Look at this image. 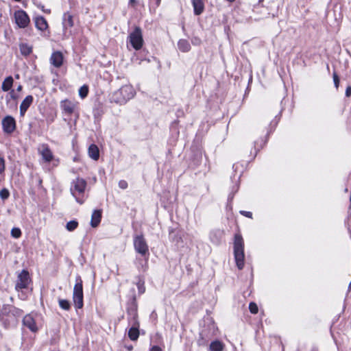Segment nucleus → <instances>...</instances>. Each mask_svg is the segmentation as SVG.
<instances>
[{
	"instance_id": "1",
	"label": "nucleus",
	"mask_w": 351,
	"mask_h": 351,
	"mask_svg": "<svg viewBox=\"0 0 351 351\" xmlns=\"http://www.w3.org/2000/svg\"><path fill=\"white\" fill-rule=\"evenodd\" d=\"M135 95V91L131 85H124L115 91L112 96V99L120 104H125Z\"/></svg>"
},
{
	"instance_id": "2",
	"label": "nucleus",
	"mask_w": 351,
	"mask_h": 351,
	"mask_svg": "<svg viewBox=\"0 0 351 351\" xmlns=\"http://www.w3.org/2000/svg\"><path fill=\"white\" fill-rule=\"evenodd\" d=\"M234 255L236 265L239 269L244 267V244L243 238L240 234H236L234 241Z\"/></svg>"
},
{
	"instance_id": "3",
	"label": "nucleus",
	"mask_w": 351,
	"mask_h": 351,
	"mask_svg": "<svg viewBox=\"0 0 351 351\" xmlns=\"http://www.w3.org/2000/svg\"><path fill=\"white\" fill-rule=\"evenodd\" d=\"M129 323L132 327L129 329L128 337L132 341H136L139 337V322L138 321V314L136 308H132L128 311Z\"/></svg>"
},
{
	"instance_id": "4",
	"label": "nucleus",
	"mask_w": 351,
	"mask_h": 351,
	"mask_svg": "<svg viewBox=\"0 0 351 351\" xmlns=\"http://www.w3.org/2000/svg\"><path fill=\"white\" fill-rule=\"evenodd\" d=\"M75 285L73 287V300L77 308L83 306V286L80 276L76 277Z\"/></svg>"
},
{
	"instance_id": "5",
	"label": "nucleus",
	"mask_w": 351,
	"mask_h": 351,
	"mask_svg": "<svg viewBox=\"0 0 351 351\" xmlns=\"http://www.w3.org/2000/svg\"><path fill=\"white\" fill-rule=\"evenodd\" d=\"M129 41L134 49L139 50L142 48L144 41L142 30L139 27H135L134 31L130 34Z\"/></svg>"
},
{
	"instance_id": "6",
	"label": "nucleus",
	"mask_w": 351,
	"mask_h": 351,
	"mask_svg": "<svg viewBox=\"0 0 351 351\" xmlns=\"http://www.w3.org/2000/svg\"><path fill=\"white\" fill-rule=\"evenodd\" d=\"M86 186V181L82 178H77L73 181L71 186V193L75 197L76 201L80 204H82L83 201L79 199L77 195L82 194Z\"/></svg>"
},
{
	"instance_id": "7",
	"label": "nucleus",
	"mask_w": 351,
	"mask_h": 351,
	"mask_svg": "<svg viewBox=\"0 0 351 351\" xmlns=\"http://www.w3.org/2000/svg\"><path fill=\"white\" fill-rule=\"evenodd\" d=\"M134 247L136 252L141 256L148 254L149 247L143 234L134 237Z\"/></svg>"
},
{
	"instance_id": "8",
	"label": "nucleus",
	"mask_w": 351,
	"mask_h": 351,
	"mask_svg": "<svg viewBox=\"0 0 351 351\" xmlns=\"http://www.w3.org/2000/svg\"><path fill=\"white\" fill-rule=\"evenodd\" d=\"M30 281L31 280L28 271L25 269L22 270L17 276L15 289L19 291L21 289L27 288Z\"/></svg>"
},
{
	"instance_id": "9",
	"label": "nucleus",
	"mask_w": 351,
	"mask_h": 351,
	"mask_svg": "<svg viewBox=\"0 0 351 351\" xmlns=\"http://www.w3.org/2000/svg\"><path fill=\"white\" fill-rule=\"evenodd\" d=\"M15 22L19 28H25L30 23L27 14L22 10H17L14 14Z\"/></svg>"
},
{
	"instance_id": "10",
	"label": "nucleus",
	"mask_w": 351,
	"mask_h": 351,
	"mask_svg": "<svg viewBox=\"0 0 351 351\" xmlns=\"http://www.w3.org/2000/svg\"><path fill=\"white\" fill-rule=\"evenodd\" d=\"M2 126L5 133L11 134L16 128V121L11 116H6L2 120Z\"/></svg>"
},
{
	"instance_id": "11",
	"label": "nucleus",
	"mask_w": 351,
	"mask_h": 351,
	"mask_svg": "<svg viewBox=\"0 0 351 351\" xmlns=\"http://www.w3.org/2000/svg\"><path fill=\"white\" fill-rule=\"evenodd\" d=\"M76 104L69 99H64L60 102V108L64 113L71 115L75 110Z\"/></svg>"
},
{
	"instance_id": "12",
	"label": "nucleus",
	"mask_w": 351,
	"mask_h": 351,
	"mask_svg": "<svg viewBox=\"0 0 351 351\" xmlns=\"http://www.w3.org/2000/svg\"><path fill=\"white\" fill-rule=\"evenodd\" d=\"M23 324L33 332H36L38 330L34 319L30 314H27L23 317Z\"/></svg>"
},
{
	"instance_id": "13",
	"label": "nucleus",
	"mask_w": 351,
	"mask_h": 351,
	"mask_svg": "<svg viewBox=\"0 0 351 351\" xmlns=\"http://www.w3.org/2000/svg\"><path fill=\"white\" fill-rule=\"evenodd\" d=\"M63 54L62 52L57 51L53 52L50 58L51 64L56 68L60 67L63 64Z\"/></svg>"
},
{
	"instance_id": "14",
	"label": "nucleus",
	"mask_w": 351,
	"mask_h": 351,
	"mask_svg": "<svg viewBox=\"0 0 351 351\" xmlns=\"http://www.w3.org/2000/svg\"><path fill=\"white\" fill-rule=\"evenodd\" d=\"M38 151L45 162H49L52 160L53 156L48 145H42Z\"/></svg>"
},
{
	"instance_id": "15",
	"label": "nucleus",
	"mask_w": 351,
	"mask_h": 351,
	"mask_svg": "<svg viewBox=\"0 0 351 351\" xmlns=\"http://www.w3.org/2000/svg\"><path fill=\"white\" fill-rule=\"evenodd\" d=\"M62 25H63V28H64V36L65 37H68L69 35L67 34V29H68V28L72 27L73 26V17L69 13L64 14Z\"/></svg>"
},
{
	"instance_id": "16",
	"label": "nucleus",
	"mask_w": 351,
	"mask_h": 351,
	"mask_svg": "<svg viewBox=\"0 0 351 351\" xmlns=\"http://www.w3.org/2000/svg\"><path fill=\"white\" fill-rule=\"evenodd\" d=\"M33 102V97L32 95H27L21 102L20 105V114L23 116L29 107Z\"/></svg>"
},
{
	"instance_id": "17",
	"label": "nucleus",
	"mask_w": 351,
	"mask_h": 351,
	"mask_svg": "<svg viewBox=\"0 0 351 351\" xmlns=\"http://www.w3.org/2000/svg\"><path fill=\"white\" fill-rule=\"evenodd\" d=\"M34 22L35 26L38 30L44 31L48 28V23L43 16L35 17Z\"/></svg>"
},
{
	"instance_id": "18",
	"label": "nucleus",
	"mask_w": 351,
	"mask_h": 351,
	"mask_svg": "<svg viewBox=\"0 0 351 351\" xmlns=\"http://www.w3.org/2000/svg\"><path fill=\"white\" fill-rule=\"evenodd\" d=\"M101 219V211L100 210H95L91 215L90 225L93 228L98 226Z\"/></svg>"
},
{
	"instance_id": "19",
	"label": "nucleus",
	"mask_w": 351,
	"mask_h": 351,
	"mask_svg": "<svg viewBox=\"0 0 351 351\" xmlns=\"http://www.w3.org/2000/svg\"><path fill=\"white\" fill-rule=\"evenodd\" d=\"M192 3L195 15H199L204 12V5L202 0H192Z\"/></svg>"
},
{
	"instance_id": "20",
	"label": "nucleus",
	"mask_w": 351,
	"mask_h": 351,
	"mask_svg": "<svg viewBox=\"0 0 351 351\" xmlns=\"http://www.w3.org/2000/svg\"><path fill=\"white\" fill-rule=\"evenodd\" d=\"M88 152L89 157L93 160H97L99 159V151L98 147L96 145H90L88 147Z\"/></svg>"
},
{
	"instance_id": "21",
	"label": "nucleus",
	"mask_w": 351,
	"mask_h": 351,
	"mask_svg": "<svg viewBox=\"0 0 351 351\" xmlns=\"http://www.w3.org/2000/svg\"><path fill=\"white\" fill-rule=\"evenodd\" d=\"M178 47L182 52H188L191 49L190 43L187 40L180 39L178 43Z\"/></svg>"
},
{
	"instance_id": "22",
	"label": "nucleus",
	"mask_w": 351,
	"mask_h": 351,
	"mask_svg": "<svg viewBox=\"0 0 351 351\" xmlns=\"http://www.w3.org/2000/svg\"><path fill=\"white\" fill-rule=\"evenodd\" d=\"M13 82H14V80H13V78L12 76L7 77L3 80V82L2 83V85H1L2 90L5 91V92L10 90L13 85Z\"/></svg>"
},
{
	"instance_id": "23",
	"label": "nucleus",
	"mask_w": 351,
	"mask_h": 351,
	"mask_svg": "<svg viewBox=\"0 0 351 351\" xmlns=\"http://www.w3.org/2000/svg\"><path fill=\"white\" fill-rule=\"evenodd\" d=\"M209 349L210 351H223L224 344L219 340L211 342Z\"/></svg>"
},
{
	"instance_id": "24",
	"label": "nucleus",
	"mask_w": 351,
	"mask_h": 351,
	"mask_svg": "<svg viewBox=\"0 0 351 351\" xmlns=\"http://www.w3.org/2000/svg\"><path fill=\"white\" fill-rule=\"evenodd\" d=\"M20 51L22 55L28 56L32 51V48L27 43H21L19 45Z\"/></svg>"
},
{
	"instance_id": "25",
	"label": "nucleus",
	"mask_w": 351,
	"mask_h": 351,
	"mask_svg": "<svg viewBox=\"0 0 351 351\" xmlns=\"http://www.w3.org/2000/svg\"><path fill=\"white\" fill-rule=\"evenodd\" d=\"M8 312L15 317H19L23 315V311L13 306H8Z\"/></svg>"
},
{
	"instance_id": "26",
	"label": "nucleus",
	"mask_w": 351,
	"mask_h": 351,
	"mask_svg": "<svg viewBox=\"0 0 351 351\" xmlns=\"http://www.w3.org/2000/svg\"><path fill=\"white\" fill-rule=\"evenodd\" d=\"M60 307L65 311H68L70 309L71 305L70 302L67 300L60 299L58 300Z\"/></svg>"
},
{
	"instance_id": "27",
	"label": "nucleus",
	"mask_w": 351,
	"mask_h": 351,
	"mask_svg": "<svg viewBox=\"0 0 351 351\" xmlns=\"http://www.w3.org/2000/svg\"><path fill=\"white\" fill-rule=\"evenodd\" d=\"M88 93V87L86 85H83L79 89V95L81 98L84 99Z\"/></svg>"
},
{
	"instance_id": "28",
	"label": "nucleus",
	"mask_w": 351,
	"mask_h": 351,
	"mask_svg": "<svg viewBox=\"0 0 351 351\" xmlns=\"http://www.w3.org/2000/svg\"><path fill=\"white\" fill-rule=\"evenodd\" d=\"M78 223L77 221L72 220L66 223V228L69 231H73L77 228Z\"/></svg>"
},
{
	"instance_id": "29",
	"label": "nucleus",
	"mask_w": 351,
	"mask_h": 351,
	"mask_svg": "<svg viewBox=\"0 0 351 351\" xmlns=\"http://www.w3.org/2000/svg\"><path fill=\"white\" fill-rule=\"evenodd\" d=\"M249 309L252 314H256L258 311V306L254 302L250 303Z\"/></svg>"
},
{
	"instance_id": "30",
	"label": "nucleus",
	"mask_w": 351,
	"mask_h": 351,
	"mask_svg": "<svg viewBox=\"0 0 351 351\" xmlns=\"http://www.w3.org/2000/svg\"><path fill=\"white\" fill-rule=\"evenodd\" d=\"M11 234L14 238H19L21 235V231L18 228H14L11 230Z\"/></svg>"
},
{
	"instance_id": "31",
	"label": "nucleus",
	"mask_w": 351,
	"mask_h": 351,
	"mask_svg": "<svg viewBox=\"0 0 351 351\" xmlns=\"http://www.w3.org/2000/svg\"><path fill=\"white\" fill-rule=\"evenodd\" d=\"M9 191L5 189H3L0 191V197L3 199H7L9 197Z\"/></svg>"
},
{
	"instance_id": "32",
	"label": "nucleus",
	"mask_w": 351,
	"mask_h": 351,
	"mask_svg": "<svg viewBox=\"0 0 351 351\" xmlns=\"http://www.w3.org/2000/svg\"><path fill=\"white\" fill-rule=\"evenodd\" d=\"M332 77H333V81H334L335 86L337 88H338L339 84V78L336 72L333 73Z\"/></svg>"
},
{
	"instance_id": "33",
	"label": "nucleus",
	"mask_w": 351,
	"mask_h": 351,
	"mask_svg": "<svg viewBox=\"0 0 351 351\" xmlns=\"http://www.w3.org/2000/svg\"><path fill=\"white\" fill-rule=\"evenodd\" d=\"M5 169V160L3 158L0 157V174L3 172Z\"/></svg>"
},
{
	"instance_id": "34",
	"label": "nucleus",
	"mask_w": 351,
	"mask_h": 351,
	"mask_svg": "<svg viewBox=\"0 0 351 351\" xmlns=\"http://www.w3.org/2000/svg\"><path fill=\"white\" fill-rule=\"evenodd\" d=\"M119 186L122 189H125L128 187V183L125 180H120L119 182Z\"/></svg>"
},
{
	"instance_id": "35",
	"label": "nucleus",
	"mask_w": 351,
	"mask_h": 351,
	"mask_svg": "<svg viewBox=\"0 0 351 351\" xmlns=\"http://www.w3.org/2000/svg\"><path fill=\"white\" fill-rule=\"evenodd\" d=\"M240 213L245 216V217H247L248 218H252V213L251 212H249V211H245V210H241L240 211Z\"/></svg>"
},
{
	"instance_id": "36",
	"label": "nucleus",
	"mask_w": 351,
	"mask_h": 351,
	"mask_svg": "<svg viewBox=\"0 0 351 351\" xmlns=\"http://www.w3.org/2000/svg\"><path fill=\"white\" fill-rule=\"evenodd\" d=\"M38 7L45 13L49 14L51 10L49 9H45L44 5H38Z\"/></svg>"
},
{
	"instance_id": "37",
	"label": "nucleus",
	"mask_w": 351,
	"mask_h": 351,
	"mask_svg": "<svg viewBox=\"0 0 351 351\" xmlns=\"http://www.w3.org/2000/svg\"><path fill=\"white\" fill-rule=\"evenodd\" d=\"M345 94H346V97H350V95H351V86H349L346 88Z\"/></svg>"
},
{
	"instance_id": "38",
	"label": "nucleus",
	"mask_w": 351,
	"mask_h": 351,
	"mask_svg": "<svg viewBox=\"0 0 351 351\" xmlns=\"http://www.w3.org/2000/svg\"><path fill=\"white\" fill-rule=\"evenodd\" d=\"M150 351H162L161 348L158 346H153L151 349H150Z\"/></svg>"
},
{
	"instance_id": "39",
	"label": "nucleus",
	"mask_w": 351,
	"mask_h": 351,
	"mask_svg": "<svg viewBox=\"0 0 351 351\" xmlns=\"http://www.w3.org/2000/svg\"><path fill=\"white\" fill-rule=\"evenodd\" d=\"M10 97L12 99H14V100L17 99V96L14 94L13 90L10 92Z\"/></svg>"
},
{
	"instance_id": "40",
	"label": "nucleus",
	"mask_w": 351,
	"mask_h": 351,
	"mask_svg": "<svg viewBox=\"0 0 351 351\" xmlns=\"http://www.w3.org/2000/svg\"><path fill=\"white\" fill-rule=\"evenodd\" d=\"M192 43L194 44V45H197L200 43V40L199 39L197 38H195L193 40H192Z\"/></svg>"
},
{
	"instance_id": "41",
	"label": "nucleus",
	"mask_w": 351,
	"mask_h": 351,
	"mask_svg": "<svg viewBox=\"0 0 351 351\" xmlns=\"http://www.w3.org/2000/svg\"><path fill=\"white\" fill-rule=\"evenodd\" d=\"M156 6L158 7V6H159V5L160 3L161 0H156Z\"/></svg>"
},
{
	"instance_id": "42",
	"label": "nucleus",
	"mask_w": 351,
	"mask_h": 351,
	"mask_svg": "<svg viewBox=\"0 0 351 351\" xmlns=\"http://www.w3.org/2000/svg\"><path fill=\"white\" fill-rule=\"evenodd\" d=\"M16 90H17L18 91H21V90H22V86H21V85H19V86L17 87Z\"/></svg>"
},
{
	"instance_id": "43",
	"label": "nucleus",
	"mask_w": 351,
	"mask_h": 351,
	"mask_svg": "<svg viewBox=\"0 0 351 351\" xmlns=\"http://www.w3.org/2000/svg\"><path fill=\"white\" fill-rule=\"evenodd\" d=\"M136 3V0H130V3L134 5Z\"/></svg>"
},
{
	"instance_id": "44",
	"label": "nucleus",
	"mask_w": 351,
	"mask_h": 351,
	"mask_svg": "<svg viewBox=\"0 0 351 351\" xmlns=\"http://www.w3.org/2000/svg\"><path fill=\"white\" fill-rule=\"evenodd\" d=\"M348 289H351V282H350V284H349Z\"/></svg>"
},
{
	"instance_id": "45",
	"label": "nucleus",
	"mask_w": 351,
	"mask_h": 351,
	"mask_svg": "<svg viewBox=\"0 0 351 351\" xmlns=\"http://www.w3.org/2000/svg\"><path fill=\"white\" fill-rule=\"evenodd\" d=\"M229 2H233L234 0H227Z\"/></svg>"
},
{
	"instance_id": "46",
	"label": "nucleus",
	"mask_w": 351,
	"mask_h": 351,
	"mask_svg": "<svg viewBox=\"0 0 351 351\" xmlns=\"http://www.w3.org/2000/svg\"><path fill=\"white\" fill-rule=\"evenodd\" d=\"M16 78H19V75H16Z\"/></svg>"
},
{
	"instance_id": "47",
	"label": "nucleus",
	"mask_w": 351,
	"mask_h": 351,
	"mask_svg": "<svg viewBox=\"0 0 351 351\" xmlns=\"http://www.w3.org/2000/svg\"><path fill=\"white\" fill-rule=\"evenodd\" d=\"M15 1H21V0H14Z\"/></svg>"
}]
</instances>
